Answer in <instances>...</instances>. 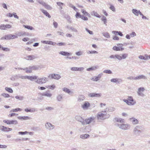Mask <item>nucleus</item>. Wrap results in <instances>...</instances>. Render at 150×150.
Wrapping results in <instances>:
<instances>
[{"label":"nucleus","mask_w":150,"mask_h":150,"mask_svg":"<svg viewBox=\"0 0 150 150\" xmlns=\"http://www.w3.org/2000/svg\"><path fill=\"white\" fill-rule=\"evenodd\" d=\"M0 29L2 30H6L5 25L4 24H1L0 25Z\"/></svg>","instance_id":"obj_55"},{"label":"nucleus","mask_w":150,"mask_h":150,"mask_svg":"<svg viewBox=\"0 0 150 150\" xmlns=\"http://www.w3.org/2000/svg\"><path fill=\"white\" fill-rule=\"evenodd\" d=\"M23 26L25 28H27L28 29L30 30H34V28L32 26H30L29 25H23Z\"/></svg>","instance_id":"obj_38"},{"label":"nucleus","mask_w":150,"mask_h":150,"mask_svg":"<svg viewBox=\"0 0 150 150\" xmlns=\"http://www.w3.org/2000/svg\"><path fill=\"white\" fill-rule=\"evenodd\" d=\"M38 76H27V79H29L31 81H33L34 79H37Z\"/></svg>","instance_id":"obj_26"},{"label":"nucleus","mask_w":150,"mask_h":150,"mask_svg":"<svg viewBox=\"0 0 150 150\" xmlns=\"http://www.w3.org/2000/svg\"><path fill=\"white\" fill-rule=\"evenodd\" d=\"M69 7L73 8L75 11H76V10H77V8H76L74 6H73L72 4H69Z\"/></svg>","instance_id":"obj_57"},{"label":"nucleus","mask_w":150,"mask_h":150,"mask_svg":"<svg viewBox=\"0 0 150 150\" xmlns=\"http://www.w3.org/2000/svg\"><path fill=\"white\" fill-rule=\"evenodd\" d=\"M88 96L90 97H101V93H89Z\"/></svg>","instance_id":"obj_14"},{"label":"nucleus","mask_w":150,"mask_h":150,"mask_svg":"<svg viewBox=\"0 0 150 150\" xmlns=\"http://www.w3.org/2000/svg\"><path fill=\"white\" fill-rule=\"evenodd\" d=\"M124 102H125L126 104L128 105H132V103H130L128 99H124L123 100Z\"/></svg>","instance_id":"obj_44"},{"label":"nucleus","mask_w":150,"mask_h":150,"mask_svg":"<svg viewBox=\"0 0 150 150\" xmlns=\"http://www.w3.org/2000/svg\"><path fill=\"white\" fill-rule=\"evenodd\" d=\"M83 52L82 51L77 52H75V54L77 56H80L83 54Z\"/></svg>","instance_id":"obj_49"},{"label":"nucleus","mask_w":150,"mask_h":150,"mask_svg":"<svg viewBox=\"0 0 150 150\" xmlns=\"http://www.w3.org/2000/svg\"><path fill=\"white\" fill-rule=\"evenodd\" d=\"M63 99V95L62 94H59L56 97L57 100L58 101H61Z\"/></svg>","instance_id":"obj_35"},{"label":"nucleus","mask_w":150,"mask_h":150,"mask_svg":"<svg viewBox=\"0 0 150 150\" xmlns=\"http://www.w3.org/2000/svg\"><path fill=\"white\" fill-rule=\"evenodd\" d=\"M95 118L94 117H91L88 119H86L85 120H83L82 122V125H86L89 124L92 122H95Z\"/></svg>","instance_id":"obj_4"},{"label":"nucleus","mask_w":150,"mask_h":150,"mask_svg":"<svg viewBox=\"0 0 150 150\" xmlns=\"http://www.w3.org/2000/svg\"><path fill=\"white\" fill-rule=\"evenodd\" d=\"M57 45L59 46H64L66 45V43L63 42H59L56 44Z\"/></svg>","instance_id":"obj_59"},{"label":"nucleus","mask_w":150,"mask_h":150,"mask_svg":"<svg viewBox=\"0 0 150 150\" xmlns=\"http://www.w3.org/2000/svg\"><path fill=\"white\" fill-rule=\"evenodd\" d=\"M110 81L112 82L120 83L122 82V80L120 78H115L111 79Z\"/></svg>","instance_id":"obj_13"},{"label":"nucleus","mask_w":150,"mask_h":150,"mask_svg":"<svg viewBox=\"0 0 150 150\" xmlns=\"http://www.w3.org/2000/svg\"><path fill=\"white\" fill-rule=\"evenodd\" d=\"M121 124H116V125L120 129L124 130L128 129L130 127V125L128 124H123V123Z\"/></svg>","instance_id":"obj_2"},{"label":"nucleus","mask_w":150,"mask_h":150,"mask_svg":"<svg viewBox=\"0 0 150 150\" xmlns=\"http://www.w3.org/2000/svg\"><path fill=\"white\" fill-rule=\"evenodd\" d=\"M130 121L133 124H137L138 122V121L137 119L134 118H130Z\"/></svg>","instance_id":"obj_32"},{"label":"nucleus","mask_w":150,"mask_h":150,"mask_svg":"<svg viewBox=\"0 0 150 150\" xmlns=\"http://www.w3.org/2000/svg\"><path fill=\"white\" fill-rule=\"evenodd\" d=\"M145 88L144 87H141L138 88L137 91V95L139 96L142 97L145 96V95L143 93L145 91Z\"/></svg>","instance_id":"obj_5"},{"label":"nucleus","mask_w":150,"mask_h":150,"mask_svg":"<svg viewBox=\"0 0 150 150\" xmlns=\"http://www.w3.org/2000/svg\"><path fill=\"white\" fill-rule=\"evenodd\" d=\"M45 126L46 129L49 130L51 131L54 128V126L49 122H47L45 123Z\"/></svg>","instance_id":"obj_7"},{"label":"nucleus","mask_w":150,"mask_h":150,"mask_svg":"<svg viewBox=\"0 0 150 150\" xmlns=\"http://www.w3.org/2000/svg\"><path fill=\"white\" fill-rule=\"evenodd\" d=\"M35 111V109L33 108H31L29 109V112H34Z\"/></svg>","instance_id":"obj_60"},{"label":"nucleus","mask_w":150,"mask_h":150,"mask_svg":"<svg viewBox=\"0 0 150 150\" xmlns=\"http://www.w3.org/2000/svg\"><path fill=\"white\" fill-rule=\"evenodd\" d=\"M5 90L10 93H12L13 91V90L10 88L6 87L5 88Z\"/></svg>","instance_id":"obj_47"},{"label":"nucleus","mask_w":150,"mask_h":150,"mask_svg":"<svg viewBox=\"0 0 150 150\" xmlns=\"http://www.w3.org/2000/svg\"><path fill=\"white\" fill-rule=\"evenodd\" d=\"M103 35L105 38H110V35L109 34L108 32H104L102 33Z\"/></svg>","instance_id":"obj_40"},{"label":"nucleus","mask_w":150,"mask_h":150,"mask_svg":"<svg viewBox=\"0 0 150 150\" xmlns=\"http://www.w3.org/2000/svg\"><path fill=\"white\" fill-rule=\"evenodd\" d=\"M90 106V103L88 102L85 101L83 105H81V107L83 110H86L88 109Z\"/></svg>","instance_id":"obj_11"},{"label":"nucleus","mask_w":150,"mask_h":150,"mask_svg":"<svg viewBox=\"0 0 150 150\" xmlns=\"http://www.w3.org/2000/svg\"><path fill=\"white\" fill-rule=\"evenodd\" d=\"M132 12L135 16H138L139 15V10H137L136 9H133L132 10Z\"/></svg>","instance_id":"obj_36"},{"label":"nucleus","mask_w":150,"mask_h":150,"mask_svg":"<svg viewBox=\"0 0 150 150\" xmlns=\"http://www.w3.org/2000/svg\"><path fill=\"white\" fill-rule=\"evenodd\" d=\"M115 110V108L113 107H110L108 108H107L105 109V110L107 112H112L114 111Z\"/></svg>","instance_id":"obj_29"},{"label":"nucleus","mask_w":150,"mask_h":150,"mask_svg":"<svg viewBox=\"0 0 150 150\" xmlns=\"http://www.w3.org/2000/svg\"><path fill=\"white\" fill-rule=\"evenodd\" d=\"M36 1L38 2L44 6L45 5V2L44 1L42 0H37Z\"/></svg>","instance_id":"obj_41"},{"label":"nucleus","mask_w":150,"mask_h":150,"mask_svg":"<svg viewBox=\"0 0 150 150\" xmlns=\"http://www.w3.org/2000/svg\"><path fill=\"white\" fill-rule=\"evenodd\" d=\"M42 68L41 66L38 65H34L33 66H30L29 67V69L31 70V73L32 70H37L40 69Z\"/></svg>","instance_id":"obj_9"},{"label":"nucleus","mask_w":150,"mask_h":150,"mask_svg":"<svg viewBox=\"0 0 150 150\" xmlns=\"http://www.w3.org/2000/svg\"><path fill=\"white\" fill-rule=\"evenodd\" d=\"M57 5L59 6V8L60 9H62L63 8V6L64 5L63 3L61 2H57Z\"/></svg>","instance_id":"obj_42"},{"label":"nucleus","mask_w":150,"mask_h":150,"mask_svg":"<svg viewBox=\"0 0 150 150\" xmlns=\"http://www.w3.org/2000/svg\"><path fill=\"white\" fill-rule=\"evenodd\" d=\"M62 90L64 92L68 94H70V93H72L71 92L70 89L66 88H63Z\"/></svg>","instance_id":"obj_37"},{"label":"nucleus","mask_w":150,"mask_h":150,"mask_svg":"<svg viewBox=\"0 0 150 150\" xmlns=\"http://www.w3.org/2000/svg\"><path fill=\"white\" fill-rule=\"evenodd\" d=\"M48 77L51 79H54L59 80L61 78V76L59 74H52L49 75Z\"/></svg>","instance_id":"obj_8"},{"label":"nucleus","mask_w":150,"mask_h":150,"mask_svg":"<svg viewBox=\"0 0 150 150\" xmlns=\"http://www.w3.org/2000/svg\"><path fill=\"white\" fill-rule=\"evenodd\" d=\"M17 76L16 75L13 76L11 78V79L12 81H14L17 79Z\"/></svg>","instance_id":"obj_54"},{"label":"nucleus","mask_w":150,"mask_h":150,"mask_svg":"<svg viewBox=\"0 0 150 150\" xmlns=\"http://www.w3.org/2000/svg\"><path fill=\"white\" fill-rule=\"evenodd\" d=\"M147 79V77L143 75H141L137 76L136 77H134V80H139L140 79Z\"/></svg>","instance_id":"obj_23"},{"label":"nucleus","mask_w":150,"mask_h":150,"mask_svg":"<svg viewBox=\"0 0 150 150\" xmlns=\"http://www.w3.org/2000/svg\"><path fill=\"white\" fill-rule=\"evenodd\" d=\"M67 27L68 29L69 30H71L72 31L74 32L75 33H77L78 32V30L75 28L71 26H68Z\"/></svg>","instance_id":"obj_34"},{"label":"nucleus","mask_w":150,"mask_h":150,"mask_svg":"<svg viewBox=\"0 0 150 150\" xmlns=\"http://www.w3.org/2000/svg\"><path fill=\"white\" fill-rule=\"evenodd\" d=\"M117 45L118 47L116 46H114L112 48V49L116 51H122L124 50V48L122 47L123 46V44H117Z\"/></svg>","instance_id":"obj_6"},{"label":"nucleus","mask_w":150,"mask_h":150,"mask_svg":"<svg viewBox=\"0 0 150 150\" xmlns=\"http://www.w3.org/2000/svg\"><path fill=\"white\" fill-rule=\"evenodd\" d=\"M90 137L89 135L88 134H85L81 135L80 137L83 139H86Z\"/></svg>","instance_id":"obj_27"},{"label":"nucleus","mask_w":150,"mask_h":150,"mask_svg":"<svg viewBox=\"0 0 150 150\" xmlns=\"http://www.w3.org/2000/svg\"><path fill=\"white\" fill-rule=\"evenodd\" d=\"M82 16L81 15L80 13L78 12H77L75 15V16L77 18L78 17L79 18H81Z\"/></svg>","instance_id":"obj_58"},{"label":"nucleus","mask_w":150,"mask_h":150,"mask_svg":"<svg viewBox=\"0 0 150 150\" xmlns=\"http://www.w3.org/2000/svg\"><path fill=\"white\" fill-rule=\"evenodd\" d=\"M37 58V57L34 55H30L26 57L25 58L28 60H31Z\"/></svg>","instance_id":"obj_18"},{"label":"nucleus","mask_w":150,"mask_h":150,"mask_svg":"<svg viewBox=\"0 0 150 150\" xmlns=\"http://www.w3.org/2000/svg\"><path fill=\"white\" fill-rule=\"evenodd\" d=\"M103 72L108 74H112V71L109 70H105L103 71Z\"/></svg>","instance_id":"obj_52"},{"label":"nucleus","mask_w":150,"mask_h":150,"mask_svg":"<svg viewBox=\"0 0 150 150\" xmlns=\"http://www.w3.org/2000/svg\"><path fill=\"white\" fill-rule=\"evenodd\" d=\"M84 68L83 67H72L71 68V70L72 71H83Z\"/></svg>","instance_id":"obj_15"},{"label":"nucleus","mask_w":150,"mask_h":150,"mask_svg":"<svg viewBox=\"0 0 150 150\" xmlns=\"http://www.w3.org/2000/svg\"><path fill=\"white\" fill-rule=\"evenodd\" d=\"M40 10L44 14L45 16H48V17L49 18H51V16L45 10L41 8L40 9Z\"/></svg>","instance_id":"obj_28"},{"label":"nucleus","mask_w":150,"mask_h":150,"mask_svg":"<svg viewBox=\"0 0 150 150\" xmlns=\"http://www.w3.org/2000/svg\"><path fill=\"white\" fill-rule=\"evenodd\" d=\"M28 132L27 131H25L24 132H18L19 134H21L22 135H24L27 134H28Z\"/></svg>","instance_id":"obj_56"},{"label":"nucleus","mask_w":150,"mask_h":150,"mask_svg":"<svg viewBox=\"0 0 150 150\" xmlns=\"http://www.w3.org/2000/svg\"><path fill=\"white\" fill-rule=\"evenodd\" d=\"M140 129V126H136L134 128L133 131L134 134L138 136L141 133Z\"/></svg>","instance_id":"obj_12"},{"label":"nucleus","mask_w":150,"mask_h":150,"mask_svg":"<svg viewBox=\"0 0 150 150\" xmlns=\"http://www.w3.org/2000/svg\"><path fill=\"white\" fill-rule=\"evenodd\" d=\"M81 18L84 21H88V18L87 17H85L83 15L82 16Z\"/></svg>","instance_id":"obj_64"},{"label":"nucleus","mask_w":150,"mask_h":150,"mask_svg":"<svg viewBox=\"0 0 150 150\" xmlns=\"http://www.w3.org/2000/svg\"><path fill=\"white\" fill-rule=\"evenodd\" d=\"M15 98L16 99L19 100H23L24 99V97L23 96H15Z\"/></svg>","instance_id":"obj_50"},{"label":"nucleus","mask_w":150,"mask_h":150,"mask_svg":"<svg viewBox=\"0 0 150 150\" xmlns=\"http://www.w3.org/2000/svg\"><path fill=\"white\" fill-rule=\"evenodd\" d=\"M131 37H133L136 35V33L134 32H133L131 33L130 34Z\"/></svg>","instance_id":"obj_63"},{"label":"nucleus","mask_w":150,"mask_h":150,"mask_svg":"<svg viewBox=\"0 0 150 150\" xmlns=\"http://www.w3.org/2000/svg\"><path fill=\"white\" fill-rule=\"evenodd\" d=\"M1 129L4 132H8L12 130V128H9L7 127L2 126L1 128Z\"/></svg>","instance_id":"obj_17"},{"label":"nucleus","mask_w":150,"mask_h":150,"mask_svg":"<svg viewBox=\"0 0 150 150\" xmlns=\"http://www.w3.org/2000/svg\"><path fill=\"white\" fill-rule=\"evenodd\" d=\"M11 34H9L5 36V40H9L11 39Z\"/></svg>","instance_id":"obj_45"},{"label":"nucleus","mask_w":150,"mask_h":150,"mask_svg":"<svg viewBox=\"0 0 150 150\" xmlns=\"http://www.w3.org/2000/svg\"><path fill=\"white\" fill-rule=\"evenodd\" d=\"M42 96H46L47 97L51 98L52 96V94L49 91L45 92L42 94Z\"/></svg>","instance_id":"obj_22"},{"label":"nucleus","mask_w":150,"mask_h":150,"mask_svg":"<svg viewBox=\"0 0 150 150\" xmlns=\"http://www.w3.org/2000/svg\"><path fill=\"white\" fill-rule=\"evenodd\" d=\"M22 110L20 108H16L14 109H13L12 111L13 112H16L18 111H21Z\"/></svg>","instance_id":"obj_61"},{"label":"nucleus","mask_w":150,"mask_h":150,"mask_svg":"<svg viewBox=\"0 0 150 150\" xmlns=\"http://www.w3.org/2000/svg\"><path fill=\"white\" fill-rule=\"evenodd\" d=\"M109 57L110 59H117L119 60V59H120V57L119 56V54H115V55H110Z\"/></svg>","instance_id":"obj_30"},{"label":"nucleus","mask_w":150,"mask_h":150,"mask_svg":"<svg viewBox=\"0 0 150 150\" xmlns=\"http://www.w3.org/2000/svg\"><path fill=\"white\" fill-rule=\"evenodd\" d=\"M3 122L8 125L13 124L16 125L18 124V122L16 120H3Z\"/></svg>","instance_id":"obj_10"},{"label":"nucleus","mask_w":150,"mask_h":150,"mask_svg":"<svg viewBox=\"0 0 150 150\" xmlns=\"http://www.w3.org/2000/svg\"><path fill=\"white\" fill-rule=\"evenodd\" d=\"M1 48L4 51H10V49L8 48H5L2 47Z\"/></svg>","instance_id":"obj_62"},{"label":"nucleus","mask_w":150,"mask_h":150,"mask_svg":"<svg viewBox=\"0 0 150 150\" xmlns=\"http://www.w3.org/2000/svg\"><path fill=\"white\" fill-rule=\"evenodd\" d=\"M127 99L130 103H132V105H134L136 103V101L134 100L133 97L132 96H128Z\"/></svg>","instance_id":"obj_19"},{"label":"nucleus","mask_w":150,"mask_h":150,"mask_svg":"<svg viewBox=\"0 0 150 150\" xmlns=\"http://www.w3.org/2000/svg\"><path fill=\"white\" fill-rule=\"evenodd\" d=\"M59 54L64 56H69L71 55V54L67 52L61 51Z\"/></svg>","instance_id":"obj_24"},{"label":"nucleus","mask_w":150,"mask_h":150,"mask_svg":"<svg viewBox=\"0 0 150 150\" xmlns=\"http://www.w3.org/2000/svg\"><path fill=\"white\" fill-rule=\"evenodd\" d=\"M114 121L115 122H118L120 123H124V120L121 118H119L117 117H115L114 119Z\"/></svg>","instance_id":"obj_21"},{"label":"nucleus","mask_w":150,"mask_h":150,"mask_svg":"<svg viewBox=\"0 0 150 150\" xmlns=\"http://www.w3.org/2000/svg\"><path fill=\"white\" fill-rule=\"evenodd\" d=\"M85 96L83 95H79L78 96L77 98V101L79 103L83 101L85 99Z\"/></svg>","instance_id":"obj_16"},{"label":"nucleus","mask_w":150,"mask_h":150,"mask_svg":"<svg viewBox=\"0 0 150 150\" xmlns=\"http://www.w3.org/2000/svg\"><path fill=\"white\" fill-rule=\"evenodd\" d=\"M110 116V115L109 114L107 115L105 110L98 112L96 116L98 120V121H100L101 120L107 119Z\"/></svg>","instance_id":"obj_1"},{"label":"nucleus","mask_w":150,"mask_h":150,"mask_svg":"<svg viewBox=\"0 0 150 150\" xmlns=\"http://www.w3.org/2000/svg\"><path fill=\"white\" fill-rule=\"evenodd\" d=\"M81 11L84 15H85V16H88L89 17H90V14L88 12H86L84 9H82L81 10Z\"/></svg>","instance_id":"obj_39"},{"label":"nucleus","mask_w":150,"mask_h":150,"mask_svg":"<svg viewBox=\"0 0 150 150\" xmlns=\"http://www.w3.org/2000/svg\"><path fill=\"white\" fill-rule=\"evenodd\" d=\"M23 70H25L26 72L27 73H31V70L30 69H29L28 68L26 67L23 69Z\"/></svg>","instance_id":"obj_48"},{"label":"nucleus","mask_w":150,"mask_h":150,"mask_svg":"<svg viewBox=\"0 0 150 150\" xmlns=\"http://www.w3.org/2000/svg\"><path fill=\"white\" fill-rule=\"evenodd\" d=\"M119 56L120 57V59H119V60H121L122 59H125L128 56V54L127 53H124L119 54Z\"/></svg>","instance_id":"obj_20"},{"label":"nucleus","mask_w":150,"mask_h":150,"mask_svg":"<svg viewBox=\"0 0 150 150\" xmlns=\"http://www.w3.org/2000/svg\"><path fill=\"white\" fill-rule=\"evenodd\" d=\"M75 119L77 121L81 122L82 124V122H83L84 120L81 116H76L75 117Z\"/></svg>","instance_id":"obj_25"},{"label":"nucleus","mask_w":150,"mask_h":150,"mask_svg":"<svg viewBox=\"0 0 150 150\" xmlns=\"http://www.w3.org/2000/svg\"><path fill=\"white\" fill-rule=\"evenodd\" d=\"M18 118L20 119H23L24 120H28L29 119V117L28 116L19 117Z\"/></svg>","instance_id":"obj_51"},{"label":"nucleus","mask_w":150,"mask_h":150,"mask_svg":"<svg viewBox=\"0 0 150 150\" xmlns=\"http://www.w3.org/2000/svg\"><path fill=\"white\" fill-rule=\"evenodd\" d=\"M48 81V79L47 78L41 77L38 78L37 80L35 81L36 83L39 84H43L45 83Z\"/></svg>","instance_id":"obj_3"},{"label":"nucleus","mask_w":150,"mask_h":150,"mask_svg":"<svg viewBox=\"0 0 150 150\" xmlns=\"http://www.w3.org/2000/svg\"><path fill=\"white\" fill-rule=\"evenodd\" d=\"M46 87L47 88H48L52 90H53L55 88V86L54 85H52L47 86H46Z\"/></svg>","instance_id":"obj_43"},{"label":"nucleus","mask_w":150,"mask_h":150,"mask_svg":"<svg viewBox=\"0 0 150 150\" xmlns=\"http://www.w3.org/2000/svg\"><path fill=\"white\" fill-rule=\"evenodd\" d=\"M44 6L45 7V8L48 10H52V8L51 6H50L49 5H48L47 4H45V5Z\"/></svg>","instance_id":"obj_46"},{"label":"nucleus","mask_w":150,"mask_h":150,"mask_svg":"<svg viewBox=\"0 0 150 150\" xmlns=\"http://www.w3.org/2000/svg\"><path fill=\"white\" fill-rule=\"evenodd\" d=\"M98 68V66H93L91 68H88L86 70L88 71L95 70L97 69Z\"/></svg>","instance_id":"obj_31"},{"label":"nucleus","mask_w":150,"mask_h":150,"mask_svg":"<svg viewBox=\"0 0 150 150\" xmlns=\"http://www.w3.org/2000/svg\"><path fill=\"white\" fill-rule=\"evenodd\" d=\"M1 95L5 98H8L10 97V95L6 93H3L1 94Z\"/></svg>","instance_id":"obj_53"},{"label":"nucleus","mask_w":150,"mask_h":150,"mask_svg":"<svg viewBox=\"0 0 150 150\" xmlns=\"http://www.w3.org/2000/svg\"><path fill=\"white\" fill-rule=\"evenodd\" d=\"M91 14L92 16H94L96 17H97L100 18L101 16L99 15L98 13L94 11H93L91 13Z\"/></svg>","instance_id":"obj_33"}]
</instances>
